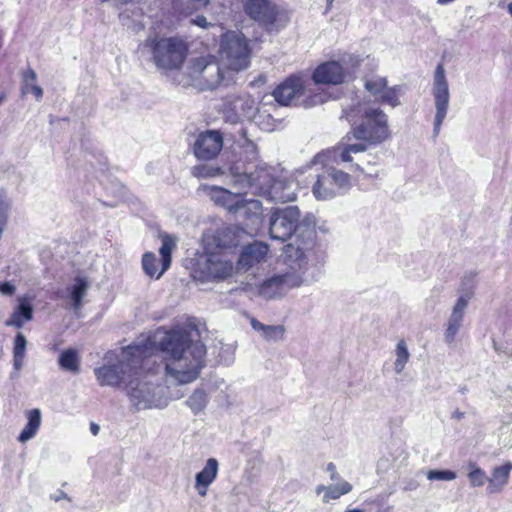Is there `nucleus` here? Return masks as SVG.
Here are the masks:
<instances>
[{"instance_id": "5fc2aeb1", "label": "nucleus", "mask_w": 512, "mask_h": 512, "mask_svg": "<svg viewBox=\"0 0 512 512\" xmlns=\"http://www.w3.org/2000/svg\"><path fill=\"white\" fill-rule=\"evenodd\" d=\"M56 502L62 500V499H68L69 500V497L68 495L64 492V491H59L56 495H54L52 497Z\"/></svg>"}, {"instance_id": "9d476101", "label": "nucleus", "mask_w": 512, "mask_h": 512, "mask_svg": "<svg viewBox=\"0 0 512 512\" xmlns=\"http://www.w3.org/2000/svg\"><path fill=\"white\" fill-rule=\"evenodd\" d=\"M284 254L288 265L293 269L306 270L319 262L311 232L297 236L293 242L287 244L284 248Z\"/></svg>"}, {"instance_id": "69168bd1", "label": "nucleus", "mask_w": 512, "mask_h": 512, "mask_svg": "<svg viewBox=\"0 0 512 512\" xmlns=\"http://www.w3.org/2000/svg\"><path fill=\"white\" fill-rule=\"evenodd\" d=\"M125 17H126V16H125V14H124V13H121V14H120V18H121V20H124V19H125Z\"/></svg>"}, {"instance_id": "f03ea898", "label": "nucleus", "mask_w": 512, "mask_h": 512, "mask_svg": "<svg viewBox=\"0 0 512 512\" xmlns=\"http://www.w3.org/2000/svg\"><path fill=\"white\" fill-rule=\"evenodd\" d=\"M230 176L235 187L272 202L286 203L297 197V183L280 167L260 162L253 168L238 161L230 167Z\"/></svg>"}, {"instance_id": "4d7b16f0", "label": "nucleus", "mask_w": 512, "mask_h": 512, "mask_svg": "<svg viewBox=\"0 0 512 512\" xmlns=\"http://www.w3.org/2000/svg\"><path fill=\"white\" fill-rule=\"evenodd\" d=\"M100 427L96 423H91L90 425V431L91 433L96 436L99 433Z\"/></svg>"}, {"instance_id": "7c9ffc66", "label": "nucleus", "mask_w": 512, "mask_h": 512, "mask_svg": "<svg viewBox=\"0 0 512 512\" xmlns=\"http://www.w3.org/2000/svg\"><path fill=\"white\" fill-rule=\"evenodd\" d=\"M88 288V281L82 277H77L74 284L68 288L70 298L73 302V308L75 310L80 309L82 306V299L86 295Z\"/></svg>"}, {"instance_id": "58836bf2", "label": "nucleus", "mask_w": 512, "mask_h": 512, "mask_svg": "<svg viewBox=\"0 0 512 512\" xmlns=\"http://www.w3.org/2000/svg\"><path fill=\"white\" fill-rule=\"evenodd\" d=\"M400 92V86H394L390 88L386 87L382 94L377 98V101L382 104H387L393 108L397 107L401 104L399 100Z\"/></svg>"}, {"instance_id": "f257e3e1", "label": "nucleus", "mask_w": 512, "mask_h": 512, "mask_svg": "<svg viewBox=\"0 0 512 512\" xmlns=\"http://www.w3.org/2000/svg\"><path fill=\"white\" fill-rule=\"evenodd\" d=\"M150 348V357L155 350L164 353L165 372L179 384L196 380L205 366L206 347L200 341H192L183 328L156 331L152 337L143 339Z\"/></svg>"}, {"instance_id": "6e6d98bb", "label": "nucleus", "mask_w": 512, "mask_h": 512, "mask_svg": "<svg viewBox=\"0 0 512 512\" xmlns=\"http://www.w3.org/2000/svg\"><path fill=\"white\" fill-rule=\"evenodd\" d=\"M463 417H464V412H462V411H460V410H455V411L452 413V418H453V419L461 420Z\"/></svg>"}, {"instance_id": "ea45409f", "label": "nucleus", "mask_w": 512, "mask_h": 512, "mask_svg": "<svg viewBox=\"0 0 512 512\" xmlns=\"http://www.w3.org/2000/svg\"><path fill=\"white\" fill-rule=\"evenodd\" d=\"M186 403L190 409L197 414L205 408L207 395L203 390L197 389L189 396Z\"/></svg>"}, {"instance_id": "e433bc0d", "label": "nucleus", "mask_w": 512, "mask_h": 512, "mask_svg": "<svg viewBox=\"0 0 512 512\" xmlns=\"http://www.w3.org/2000/svg\"><path fill=\"white\" fill-rule=\"evenodd\" d=\"M37 75L34 70L28 69L23 74V84H22V92L24 94L26 93H33L37 99H40L43 95V90L40 86L35 85Z\"/></svg>"}, {"instance_id": "c85d7f7f", "label": "nucleus", "mask_w": 512, "mask_h": 512, "mask_svg": "<svg viewBox=\"0 0 512 512\" xmlns=\"http://www.w3.org/2000/svg\"><path fill=\"white\" fill-rule=\"evenodd\" d=\"M28 341L23 333L18 332L13 343V368L19 372L24 364Z\"/></svg>"}, {"instance_id": "4468645a", "label": "nucleus", "mask_w": 512, "mask_h": 512, "mask_svg": "<svg viewBox=\"0 0 512 512\" xmlns=\"http://www.w3.org/2000/svg\"><path fill=\"white\" fill-rule=\"evenodd\" d=\"M223 147V135L218 130L200 132L193 144V153L199 160H212L218 156Z\"/></svg>"}, {"instance_id": "603ef678", "label": "nucleus", "mask_w": 512, "mask_h": 512, "mask_svg": "<svg viewBox=\"0 0 512 512\" xmlns=\"http://www.w3.org/2000/svg\"><path fill=\"white\" fill-rule=\"evenodd\" d=\"M191 22L199 27H202V28H207L209 26V23L207 22V20L204 16H197Z\"/></svg>"}, {"instance_id": "0e129e2a", "label": "nucleus", "mask_w": 512, "mask_h": 512, "mask_svg": "<svg viewBox=\"0 0 512 512\" xmlns=\"http://www.w3.org/2000/svg\"><path fill=\"white\" fill-rule=\"evenodd\" d=\"M333 1H334V0H327V6H328V8L332 5Z\"/></svg>"}, {"instance_id": "bb28decb", "label": "nucleus", "mask_w": 512, "mask_h": 512, "mask_svg": "<svg viewBox=\"0 0 512 512\" xmlns=\"http://www.w3.org/2000/svg\"><path fill=\"white\" fill-rule=\"evenodd\" d=\"M351 491L352 485L345 480H341L338 483L329 486L319 485L315 490L317 495L323 493V503H328L330 500L339 499L341 496L346 495Z\"/></svg>"}, {"instance_id": "8fccbe9b", "label": "nucleus", "mask_w": 512, "mask_h": 512, "mask_svg": "<svg viewBox=\"0 0 512 512\" xmlns=\"http://www.w3.org/2000/svg\"><path fill=\"white\" fill-rule=\"evenodd\" d=\"M347 148L350 150V152L353 154L356 153H362L367 150L368 146H370L368 143L361 141V143H355V144H345Z\"/></svg>"}, {"instance_id": "bf43d9fd", "label": "nucleus", "mask_w": 512, "mask_h": 512, "mask_svg": "<svg viewBox=\"0 0 512 512\" xmlns=\"http://www.w3.org/2000/svg\"><path fill=\"white\" fill-rule=\"evenodd\" d=\"M330 479H331L332 481H335L336 483H338L339 481H341V480H342V479L340 478V476H339V474H338V472H337V471H336V472H334V473H332V474H330Z\"/></svg>"}, {"instance_id": "a19ab883", "label": "nucleus", "mask_w": 512, "mask_h": 512, "mask_svg": "<svg viewBox=\"0 0 512 512\" xmlns=\"http://www.w3.org/2000/svg\"><path fill=\"white\" fill-rule=\"evenodd\" d=\"M387 87V79L381 76H373L365 81V89L376 97L382 94Z\"/></svg>"}, {"instance_id": "2f4dec72", "label": "nucleus", "mask_w": 512, "mask_h": 512, "mask_svg": "<svg viewBox=\"0 0 512 512\" xmlns=\"http://www.w3.org/2000/svg\"><path fill=\"white\" fill-rule=\"evenodd\" d=\"M62 369L77 374L80 370V360L75 349H67L63 351L58 359Z\"/></svg>"}, {"instance_id": "473e14b6", "label": "nucleus", "mask_w": 512, "mask_h": 512, "mask_svg": "<svg viewBox=\"0 0 512 512\" xmlns=\"http://www.w3.org/2000/svg\"><path fill=\"white\" fill-rule=\"evenodd\" d=\"M175 11L183 14H191L194 11L206 7L210 0H170Z\"/></svg>"}, {"instance_id": "9b49d317", "label": "nucleus", "mask_w": 512, "mask_h": 512, "mask_svg": "<svg viewBox=\"0 0 512 512\" xmlns=\"http://www.w3.org/2000/svg\"><path fill=\"white\" fill-rule=\"evenodd\" d=\"M301 212L297 206L275 208L269 217V234L274 240L285 242L298 230Z\"/></svg>"}, {"instance_id": "680f3d73", "label": "nucleus", "mask_w": 512, "mask_h": 512, "mask_svg": "<svg viewBox=\"0 0 512 512\" xmlns=\"http://www.w3.org/2000/svg\"><path fill=\"white\" fill-rule=\"evenodd\" d=\"M508 12L512 16V2L508 4Z\"/></svg>"}, {"instance_id": "f3484780", "label": "nucleus", "mask_w": 512, "mask_h": 512, "mask_svg": "<svg viewBox=\"0 0 512 512\" xmlns=\"http://www.w3.org/2000/svg\"><path fill=\"white\" fill-rule=\"evenodd\" d=\"M345 78L346 74L342 66L336 61L319 65L313 73V80L321 84L338 85L343 83Z\"/></svg>"}, {"instance_id": "a878e982", "label": "nucleus", "mask_w": 512, "mask_h": 512, "mask_svg": "<svg viewBox=\"0 0 512 512\" xmlns=\"http://www.w3.org/2000/svg\"><path fill=\"white\" fill-rule=\"evenodd\" d=\"M25 415L27 423L17 438L21 443H26L34 438L42 422V414L38 408L26 411Z\"/></svg>"}, {"instance_id": "338daca9", "label": "nucleus", "mask_w": 512, "mask_h": 512, "mask_svg": "<svg viewBox=\"0 0 512 512\" xmlns=\"http://www.w3.org/2000/svg\"><path fill=\"white\" fill-rule=\"evenodd\" d=\"M509 357L512 358V351L508 353Z\"/></svg>"}, {"instance_id": "20e7f679", "label": "nucleus", "mask_w": 512, "mask_h": 512, "mask_svg": "<svg viewBox=\"0 0 512 512\" xmlns=\"http://www.w3.org/2000/svg\"><path fill=\"white\" fill-rule=\"evenodd\" d=\"M342 119L351 124L350 133L359 141L378 145L391 137L388 116L380 108L353 103L342 110Z\"/></svg>"}, {"instance_id": "72a5a7b5", "label": "nucleus", "mask_w": 512, "mask_h": 512, "mask_svg": "<svg viewBox=\"0 0 512 512\" xmlns=\"http://www.w3.org/2000/svg\"><path fill=\"white\" fill-rule=\"evenodd\" d=\"M157 259L154 253L146 252L142 256V268L144 273L150 278L159 279L165 272H162V268L158 269Z\"/></svg>"}, {"instance_id": "4be33fe9", "label": "nucleus", "mask_w": 512, "mask_h": 512, "mask_svg": "<svg viewBox=\"0 0 512 512\" xmlns=\"http://www.w3.org/2000/svg\"><path fill=\"white\" fill-rule=\"evenodd\" d=\"M219 469L218 461L215 458H209L203 469L195 476V489L202 497L207 495L208 487L214 482Z\"/></svg>"}, {"instance_id": "393cba45", "label": "nucleus", "mask_w": 512, "mask_h": 512, "mask_svg": "<svg viewBox=\"0 0 512 512\" xmlns=\"http://www.w3.org/2000/svg\"><path fill=\"white\" fill-rule=\"evenodd\" d=\"M312 193L317 200H328L337 195L327 169L317 175V179L312 186Z\"/></svg>"}, {"instance_id": "79ce46f5", "label": "nucleus", "mask_w": 512, "mask_h": 512, "mask_svg": "<svg viewBox=\"0 0 512 512\" xmlns=\"http://www.w3.org/2000/svg\"><path fill=\"white\" fill-rule=\"evenodd\" d=\"M192 173L198 178H210L220 174V168L209 166L205 164L197 165L193 167Z\"/></svg>"}, {"instance_id": "09e8293b", "label": "nucleus", "mask_w": 512, "mask_h": 512, "mask_svg": "<svg viewBox=\"0 0 512 512\" xmlns=\"http://www.w3.org/2000/svg\"><path fill=\"white\" fill-rule=\"evenodd\" d=\"M243 140L245 141V145L248 149V151L252 154V156L254 157L255 154H256V146L254 145L253 142H251L250 140L247 139L246 137V132L241 128L239 130V139L237 140V142L239 143V145L243 148Z\"/></svg>"}, {"instance_id": "ddd939ff", "label": "nucleus", "mask_w": 512, "mask_h": 512, "mask_svg": "<svg viewBox=\"0 0 512 512\" xmlns=\"http://www.w3.org/2000/svg\"><path fill=\"white\" fill-rule=\"evenodd\" d=\"M245 11L270 31L284 26L283 14L269 0H248L245 4Z\"/></svg>"}, {"instance_id": "e2e57ef3", "label": "nucleus", "mask_w": 512, "mask_h": 512, "mask_svg": "<svg viewBox=\"0 0 512 512\" xmlns=\"http://www.w3.org/2000/svg\"><path fill=\"white\" fill-rule=\"evenodd\" d=\"M346 512H364V511L360 510V509H351V510H347Z\"/></svg>"}, {"instance_id": "f704fd0d", "label": "nucleus", "mask_w": 512, "mask_h": 512, "mask_svg": "<svg viewBox=\"0 0 512 512\" xmlns=\"http://www.w3.org/2000/svg\"><path fill=\"white\" fill-rule=\"evenodd\" d=\"M327 171L332 179L333 185L337 191L347 190L351 186V176L350 174L336 169L334 167L327 168Z\"/></svg>"}, {"instance_id": "aec40b11", "label": "nucleus", "mask_w": 512, "mask_h": 512, "mask_svg": "<svg viewBox=\"0 0 512 512\" xmlns=\"http://www.w3.org/2000/svg\"><path fill=\"white\" fill-rule=\"evenodd\" d=\"M232 186L238 190L237 193H233L227 189L221 187H212L210 191L211 200L218 206L225 208L230 213L234 214L236 211L237 205L242 195H246L248 192L244 190H240Z\"/></svg>"}, {"instance_id": "423d86ee", "label": "nucleus", "mask_w": 512, "mask_h": 512, "mask_svg": "<svg viewBox=\"0 0 512 512\" xmlns=\"http://www.w3.org/2000/svg\"><path fill=\"white\" fill-rule=\"evenodd\" d=\"M178 84L193 87L200 91L213 90L223 79V71L214 56L207 55L192 58L185 73L179 75Z\"/></svg>"}, {"instance_id": "de8ad7c7", "label": "nucleus", "mask_w": 512, "mask_h": 512, "mask_svg": "<svg viewBox=\"0 0 512 512\" xmlns=\"http://www.w3.org/2000/svg\"><path fill=\"white\" fill-rule=\"evenodd\" d=\"M466 276L464 277L463 281H462V287H463V290H464V293L463 294H466V293H471V296L473 295V288H474V285H475V277L477 275V272L476 271H469L465 274Z\"/></svg>"}, {"instance_id": "c03bdc74", "label": "nucleus", "mask_w": 512, "mask_h": 512, "mask_svg": "<svg viewBox=\"0 0 512 512\" xmlns=\"http://www.w3.org/2000/svg\"><path fill=\"white\" fill-rule=\"evenodd\" d=\"M427 478L429 480L452 481L456 479V473L451 470H429Z\"/></svg>"}, {"instance_id": "a211bd4d", "label": "nucleus", "mask_w": 512, "mask_h": 512, "mask_svg": "<svg viewBox=\"0 0 512 512\" xmlns=\"http://www.w3.org/2000/svg\"><path fill=\"white\" fill-rule=\"evenodd\" d=\"M18 304L14 308L10 317L5 321V325L8 327L22 328L25 323L30 322L33 319V306L32 297L25 295L18 297Z\"/></svg>"}, {"instance_id": "c756f323", "label": "nucleus", "mask_w": 512, "mask_h": 512, "mask_svg": "<svg viewBox=\"0 0 512 512\" xmlns=\"http://www.w3.org/2000/svg\"><path fill=\"white\" fill-rule=\"evenodd\" d=\"M161 240L162 244L159 249V253L162 262V272H166L171 265L172 252L176 248V238L165 234L162 236Z\"/></svg>"}, {"instance_id": "a18cd8bd", "label": "nucleus", "mask_w": 512, "mask_h": 512, "mask_svg": "<svg viewBox=\"0 0 512 512\" xmlns=\"http://www.w3.org/2000/svg\"><path fill=\"white\" fill-rule=\"evenodd\" d=\"M10 208V201L4 195H0V228H6Z\"/></svg>"}, {"instance_id": "37998d69", "label": "nucleus", "mask_w": 512, "mask_h": 512, "mask_svg": "<svg viewBox=\"0 0 512 512\" xmlns=\"http://www.w3.org/2000/svg\"><path fill=\"white\" fill-rule=\"evenodd\" d=\"M266 111L258 110L254 115V122L260 126L263 130L271 131L274 129V119L269 114H265Z\"/></svg>"}, {"instance_id": "412c9836", "label": "nucleus", "mask_w": 512, "mask_h": 512, "mask_svg": "<svg viewBox=\"0 0 512 512\" xmlns=\"http://www.w3.org/2000/svg\"><path fill=\"white\" fill-rule=\"evenodd\" d=\"M234 214L242 216L249 224L258 226L262 222V202L257 199H245L242 195Z\"/></svg>"}, {"instance_id": "4c0bfd02", "label": "nucleus", "mask_w": 512, "mask_h": 512, "mask_svg": "<svg viewBox=\"0 0 512 512\" xmlns=\"http://www.w3.org/2000/svg\"><path fill=\"white\" fill-rule=\"evenodd\" d=\"M468 479L472 487H482L485 482H488V477L484 470H482L476 463L470 462L468 464Z\"/></svg>"}, {"instance_id": "2eb2a0df", "label": "nucleus", "mask_w": 512, "mask_h": 512, "mask_svg": "<svg viewBox=\"0 0 512 512\" xmlns=\"http://www.w3.org/2000/svg\"><path fill=\"white\" fill-rule=\"evenodd\" d=\"M303 281L302 275L289 273L275 275L262 283L259 294L266 299L280 297L289 289L299 287Z\"/></svg>"}, {"instance_id": "b1692460", "label": "nucleus", "mask_w": 512, "mask_h": 512, "mask_svg": "<svg viewBox=\"0 0 512 512\" xmlns=\"http://www.w3.org/2000/svg\"><path fill=\"white\" fill-rule=\"evenodd\" d=\"M512 463L507 462L504 465L494 467L491 475L488 477L487 492L490 494L500 493L508 484Z\"/></svg>"}, {"instance_id": "1a4fd4ad", "label": "nucleus", "mask_w": 512, "mask_h": 512, "mask_svg": "<svg viewBox=\"0 0 512 512\" xmlns=\"http://www.w3.org/2000/svg\"><path fill=\"white\" fill-rule=\"evenodd\" d=\"M233 264L219 253L200 255L195 262L192 275L201 282L224 280L232 275Z\"/></svg>"}, {"instance_id": "6e6552de", "label": "nucleus", "mask_w": 512, "mask_h": 512, "mask_svg": "<svg viewBox=\"0 0 512 512\" xmlns=\"http://www.w3.org/2000/svg\"><path fill=\"white\" fill-rule=\"evenodd\" d=\"M220 56L227 67L234 71L246 69L250 63V48L242 33L228 31L222 35Z\"/></svg>"}, {"instance_id": "5701e85b", "label": "nucleus", "mask_w": 512, "mask_h": 512, "mask_svg": "<svg viewBox=\"0 0 512 512\" xmlns=\"http://www.w3.org/2000/svg\"><path fill=\"white\" fill-rule=\"evenodd\" d=\"M268 245L263 242L255 241L246 245L239 257V265L244 269H249L261 262L268 253Z\"/></svg>"}, {"instance_id": "0eeeda50", "label": "nucleus", "mask_w": 512, "mask_h": 512, "mask_svg": "<svg viewBox=\"0 0 512 512\" xmlns=\"http://www.w3.org/2000/svg\"><path fill=\"white\" fill-rule=\"evenodd\" d=\"M144 46L152 51L155 65L162 70L180 68L188 51L185 42L178 38L147 39Z\"/></svg>"}, {"instance_id": "864d4df0", "label": "nucleus", "mask_w": 512, "mask_h": 512, "mask_svg": "<svg viewBox=\"0 0 512 512\" xmlns=\"http://www.w3.org/2000/svg\"><path fill=\"white\" fill-rule=\"evenodd\" d=\"M325 158H326V153H319L317 154L316 156H314L313 158V163L314 164H317V163H322L324 164L325 163Z\"/></svg>"}, {"instance_id": "c9c22d12", "label": "nucleus", "mask_w": 512, "mask_h": 512, "mask_svg": "<svg viewBox=\"0 0 512 512\" xmlns=\"http://www.w3.org/2000/svg\"><path fill=\"white\" fill-rule=\"evenodd\" d=\"M395 356L394 369L397 374H401L410 358V353L405 340L401 339L398 341L395 349Z\"/></svg>"}, {"instance_id": "3c124183", "label": "nucleus", "mask_w": 512, "mask_h": 512, "mask_svg": "<svg viewBox=\"0 0 512 512\" xmlns=\"http://www.w3.org/2000/svg\"><path fill=\"white\" fill-rule=\"evenodd\" d=\"M16 287L10 282H0V293L11 296L15 293Z\"/></svg>"}, {"instance_id": "cd10ccee", "label": "nucleus", "mask_w": 512, "mask_h": 512, "mask_svg": "<svg viewBox=\"0 0 512 512\" xmlns=\"http://www.w3.org/2000/svg\"><path fill=\"white\" fill-rule=\"evenodd\" d=\"M250 324L266 341L277 342L284 338L286 330L283 325H265L255 318H251Z\"/></svg>"}, {"instance_id": "39448f33", "label": "nucleus", "mask_w": 512, "mask_h": 512, "mask_svg": "<svg viewBox=\"0 0 512 512\" xmlns=\"http://www.w3.org/2000/svg\"><path fill=\"white\" fill-rule=\"evenodd\" d=\"M150 358H145L126 383V394L136 411L163 409L169 404L167 388L161 385L156 375L147 369Z\"/></svg>"}, {"instance_id": "dca6fc26", "label": "nucleus", "mask_w": 512, "mask_h": 512, "mask_svg": "<svg viewBox=\"0 0 512 512\" xmlns=\"http://www.w3.org/2000/svg\"><path fill=\"white\" fill-rule=\"evenodd\" d=\"M471 299V293L462 294L456 301L452 308L450 316L446 323L444 331V340L447 344H452L455 341L456 335L460 331L466 309Z\"/></svg>"}, {"instance_id": "f8f14e48", "label": "nucleus", "mask_w": 512, "mask_h": 512, "mask_svg": "<svg viewBox=\"0 0 512 512\" xmlns=\"http://www.w3.org/2000/svg\"><path fill=\"white\" fill-rule=\"evenodd\" d=\"M432 95L435 104V118H434V136H437L441 130V126L447 116L450 91L449 84L446 78L444 65L439 63L436 66L432 84Z\"/></svg>"}, {"instance_id": "6ab92c4d", "label": "nucleus", "mask_w": 512, "mask_h": 512, "mask_svg": "<svg viewBox=\"0 0 512 512\" xmlns=\"http://www.w3.org/2000/svg\"><path fill=\"white\" fill-rule=\"evenodd\" d=\"M303 90V83L299 77H289L281 83L273 92L275 100L283 106L289 105Z\"/></svg>"}, {"instance_id": "13d9d810", "label": "nucleus", "mask_w": 512, "mask_h": 512, "mask_svg": "<svg viewBox=\"0 0 512 512\" xmlns=\"http://www.w3.org/2000/svg\"><path fill=\"white\" fill-rule=\"evenodd\" d=\"M326 470H327L330 474H332V473L336 472V466H335V464H334V463H332V462L328 463V464H327V467H326Z\"/></svg>"}, {"instance_id": "49530a36", "label": "nucleus", "mask_w": 512, "mask_h": 512, "mask_svg": "<svg viewBox=\"0 0 512 512\" xmlns=\"http://www.w3.org/2000/svg\"><path fill=\"white\" fill-rule=\"evenodd\" d=\"M333 158L337 163H346L351 162L353 160L352 153L347 148L346 145H341L334 149Z\"/></svg>"}, {"instance_id": "7ed1b4c3", "label": "nucleus", "mask_w": 512, "mask_h": 512, "mask_svg": "<svg viewBox=\"0 0 512 512\" xmlns=\"http://www.w3.org/2000/svg\"><path fill=\"white\" fill-rule=\"evenodd\" d=\"M145 358H150V348L144 340L122 348L119 353L109 351L104 356L105 364L94 369L95 377L100 386L123 385L126 389L127 381Z\"/></svg>"}, {"instance_id": "052dcab7", "label": "nucleus", "mask_w": 512, "mask_h": 512, "mask_svg": "<svg viewBox=\"0 0 512 512\" xmlns=\"http://www.w3.org/2000/svg\"><path fill=\"white\" fill-rule=\"evenodd\" d=\"M351 168L353 171H360V172L363 171L362 168L358 164L352 165Z\"/></svg>"}]
</instances>
